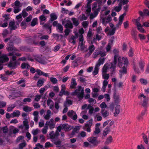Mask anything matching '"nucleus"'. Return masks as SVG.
I'll list each match as a JSON object with an SVG mask.
<instances>
[{
  "mask_svg": "<svg viewBox=\"0 0 149 149\" xmlns=\"http://www.w3.org/2000/svg\"><path fill=\"white\" fill-rule=\"evenodd\" d=\"M57 29L58 31L61 33H62L63 29L62 25L60 24H58L56 26Z\"/></svg>",
  "mask_w": 149,
  "mask_h": 149,
  "instance_id": "nucleus-43",
  "label": "nucleus"
},
{
  "mask_svg": "<svg viewBox=\"0 0 149 149\" xmlns=\"http://www.w3.org/2000/svg\"><path fill=\"white\" fill-rule=\"evenodd\" d=\"M71 19L74 25L76 26H77L79 24L78 20L75 18H72Z\"/></svg>",
  "mask_w": 149,
  "mask_h": 149,
  "instance_id": "nucleus-41",
  "label": "nucleus"
},
{
  "mask_svg": "<svg viewBox=\"0 0 149 149\" xmlns=\"http://www.w3.org/2000/svg\"><path fill=\"white\" fill-rule=\"evenodd\" d=\"M99 67L95 65L94 68V70L93 72V74L94 75H95L98 74V72Z\"/></svg>",
  "mask_w": 149,
  "mask_h": 149,
  "instance_id": "nucleus-40",
  "label": "nucleus"
},
{
  "mask_svg": "<svg viewBox=\"0 0 149 149\" xmlns=\"http://www.w3.org/2000/svg\"><path fill=\"white\" fill-rule=\"evenodd\" d=\"M143 139L144 142L146 144H148V141L147 136L144 134H143Z\"/></svg>",
  "mask_w": 149,
  "mask_h": 149,
  "instance_id": "nucleus-59",
  "label": "nucleus"
},
{
  "mask_svg": "<svg viewBox=\"0 0 149 149\" xmlns=\"http://www.w3.org/2000/svg\"><path fill=\"white\" fill-rule=\"evenodd\" d=\"M88 109H89V113L90 114H91L93 113H94V109L92 107L89 105L88 107Z\"/></svg>",
  "mask_w": 149,
  "mask_h": 149,
  "instance_id": "nucleus-51",
  "label": "nucleus"
},
{
  "mask_svg": "<svg viewBox=\"0 0 149 149\" xmlns=\"http://www.w3.org/2000/svg\"><path fill=\"white\" fill-rule=\"evenodd\" d=\"M112 140V137L111 136H110L108 137L105 143V144H108L111 143Z\"/></svg>",
  "mask_w": 149,
  "mask_h": 149,
  "instance_id": "nucleus-50",
  "label": "nucleus"
},
{
  "mask_svg": "<svg viewBox=\"0 0 149 149\" xmlns=\"http://www.w3.org/2000/svg\"><path fill=\"white\" fill-rule=\"evenodd\" d=\"M93 42H91V45L89 46L88 49H87L86 47V48L84 49V50H82L80 48V47H79V48L81 49L84 52H87L88 50H89L88 52L86 54L85 57L86 58H88L92 54V53H93V52L94 51L95 49V47L94 45H93ZM87 47V46H86Z\"/></svg>",
  "mask_w": 149,
  "mask_h": 149,
  "instance_id": "nucleus-7",
  "label": "nucleus"
},
{
  "mask_svg": "<svg viewBox=\"0 0 149 149\" xmlns=\"http://www.w3.org/2000/svg\"><path fill=\"white\" fill-rule=\"evenodd\" d=\"M47 104L49 106V108L50 109H53L54 108V103L52 100L48 99L47 101Z\"/></svg>",
  "mask_w": 149,
  "mask_h": 149,
  "instance_id": "nucleus-27",
  "label": "nucleus"
},
{
  "mask_svg": "<svg viewBox=\"0 0 149 149\" xmlns=\"http://www.w3.org/2000/svg\"><path fill=\"white\" fill-rule=\"evenodd\" d=\"M48 129V127L45 125L43 128L42 129V133L44 134H46L47 132V130Z\"/></svg>",
  "mask_w": 149,
  "mask_h": 149,
  "instance_id": "nucleus-58",
  "label": "nucleus"
},
{
  "mask_svg": "<svg viewBox=\"0 0 149 149\" xmlns=\"http://www.w3.org/2000/svg\"><path fill=\"white\" fill-rule=\"evenodd\" d=\"M38 19L37 18H33L31 22V25L32 26H35L37 23Z\"/></svg>",
  "mask_w": 149,
  "mask_h": 149,
  "instance_id": "nucleus-46",
  "label": "nucleus"
},
{
  "mask_svg": "<svg viewBox=\"0 0 149 149\" xmlns=\"http://www.w3.org/2000/svg\"><path fill=\"white\" fill-rule=\"evenodd\" d=\"M45 81V80L44 78H42L39 79L37 82V86L39 87H41L43 85Z\"/></svg>",
  "mask_w": 149,
  "mask_h": 149,
  "instance_id": "nucleus-29",
  "label": "nucleus"
},
{
  "mask_svg": "<svg viewBox=\"0 0 149 149\" xmlns=\"http://www.w3.org/2000/svg\"><path fill=\"white\" fill-rule=\"evenodd\" d=\"M87 141L91 144L94 146H95L98 144V142L96 138L94 137H89L87 139Z\"/></svg>",
  "mask_w": 149,
  "mask_h": 149,
  "instance_id": "nucleus-17",
  "label": "nucleus"
},
{
  "mask_svg": "<svg viewBox=\"0 0 149 149\" xmlns=\"http://www.w3.org/2000/svg\"><path fill=\"white\" fill-rule=\"evenodd\" d=\"M116 66L113 65L112 63H105L104 65L102 70V78L105 79H108L109 75L106 73L109 70L111 71H113Z\"/></svg>",
  "mask_w": 149,
  "mask_h": 149,
  "instance_id": "nucleus-3",
  "label": "nucleus"
},
{
  "mask_svg": "<svg viewBox=\"0 0 149 149\" xmlns=\"http://www.w3.org/2000/svg\"><path fill=\"white\" fill-rule=\"evenodd\" d=\"M74 33L75 34L76 37L74 36H71L69 39L68 41L69 42L74 44L75 43L77 38L78 37V33L77 32L75 31H74Z\"/></svg>",
  "mask_w": 149,
  "mask_h": 149,
  "instance_id": "nucleus-15",
  "label": "nucleus"
},
{
  "mask_svg": "<svg viewBox=\"0 0 149 149\" xmlns=\"http://www.w3.org/2000/svg\"><path fill=\"white\" fill-rule=\"evenodd\" d=\"M98 13L97 12H93V13L91 14L90 16V19H93L95 17L98 15Z\"/></svg>",
  "mask_w": 149,
  "mask_h": 149,
  "instance_id": "nucleus-44",
  "label": "nucleus"
},
{
  "mask_svg": "<svg viewBox=\"0 0 149 149\" xmlns=\"http://www.w3.org/2000/svg\"><path fill=\"white\" fill-rule=\"evenodd\" d=\"M50 80L51 81L53 84H56L58 81V80L57 79L55 78L51 77L50 78Z\"/></svg>",
  "mask_w": 149,
  "mask_h": 149,
  "instance_id": "nucleus-55",
  "label": "nucleus"
},
{
  "mask_svg": "<svg viewBox=\"0 0 149 149\" xmlns=\"http://www.w3.org/2000/svg\"><path fill=\"white\" fill-rule=\"evenodd\" d=\"M51 115V111L49 110H47L46 114L44 116V118L46 120H48L49 118Z\"/></svg>",
  "mask_w": 149,
  "mask_h": 149,
  "instance_id": "nucleus-35",
  "label": "nucleus"
},
{
  "mask_svg": "<svg viewBox=\"0 0 149 149\" xmlns=\"http://www.w3.org/2000/svg\"><path fill=\"white\" fill-rule=\"evenodd\" d=\"M78 89H77L74 92L72 93V95H76L79 100H81L83 97L84 93V89L82 88L81 86H78Z\"/></svg>",
  "mask_w": 149,
  "mask_h": 149,
  "instance_id": "nucleus-6",
  "label": "nucleus"
},
{
  "mask_svg": "<svg viewBox=\"0 0 149 149\" xmlns=\"http://www.w3.org/2000/svg\"><path fill=\"white\" fill-rule=\"evenodd\" d=\"M30 67L28 63H22L21 65V67L22 69H28Z\"/></svg>",
  "mask_w": 149,
  "mask_h": 149,
  "instance_id": "nucleus-45",
  "label": "nucleus"
},
{
  "mask_svg": "<svg viewBox=\"0 0 149 149\" xmlns=\"http://www.w3.org/2000/svg\"><path fill=\"white\" fill-rule=\"evenodd\" d=\"M17 84H22L20 86L22 87H24L25 86V81L24 79H21L18 81L17 82Z\"/></svg>",
  "mask_w": 149,
  "mask_h": 149,
  "instance_id": "nucleus-37",
  "label": "nucleus"
},
{
  "mask_svg": "<svg viewBox=\"0 0 149 149\" xmlns=\"http://www.w3.org/2000/svg\"><path fill=\"white\" fill-rule=\"evenodd\" d=\"M111 20V18L109 16L107 17L104 18L102 19V24L105 25L107 24L110 22Z\"/></svg>",
  "mask_w": 149,
  "mask_h": 149,
  "instance_id": "nucleus-25",
  "label": "nucleus"
},
{
  "mask_svg": "<svg viewBox=\"0 0 149 149\" xmlns=\"http://www.w3.org/2000/svg\"><path fill=\"white\" fill-rule=\"evenodd\" d=\"M15 5V7H19L21 6V5L20 2L18 1H16L14 3Z\"/></svg>",
  "mask_w": 149,
  "mask_h": 149,
  "instance_id": "nucleus-57",
  "label": "nucleus"
},
{
  "mask_svg": "<svg viewBox=\"0 0 149 149\" xmlns=\"http://www.w3.org/2000/svg\"><path fill=\"white\" fill-rule=\"evenodd\" d=\"M68 115L74 120H76L77 118V115L72 110L69 111L68 113Z\"/></svg>",
  "mask_w": 149,
  "mask_h": 149,
  "instance_id": "nucleus-18",
  "label": "nucleus"
},
{
  "mask_svg": "<svg viewBox=\"0 0 149 149\" xmlns=\"http://www.w3.org/2000/svg\"><path fill=\"white\" fill-rule=\"evenodd\" d=\"M144 63L141 61L139 62L137 65H134L133 66V68L135 73H139L144 71Z\"/></svg>",
  "mask_w": 149,
  "mask_h": 149,
  "instance_id": "nucleus-5",
  "label": "nucleus"
},
{
  "mask_svg": "<svg viewBox=\"0 0 149 149\" xmlns=\"http://www.w3.org/2000/svg\"><path fill=\"white\" fill-rule=\"evenodd\" d=\"M48 37V36L46 35L41 36L40 34H38L35 37V39L36 40H39L47 39Z\"/></svg>",
  "mask_w": 149,
  "mask_h": 149,
  "instance_id": "nucleus-21",
  "label": "nucleus"
},
{
  "mask_svg": "<svg viewBox=\"0 0 149 149\" xmlns=\"http://www.w3.org/2000/svg\"><path fill=\"white\" fill-rule=\"evenodd\" d=\"M113 52L115 54L114 58V61L113 63V65H114L116 66V64L118 63L119 67L122 69L120 71V77H122V75L126 74L127 72L126 68L128 64V61L127 58H125L123 57L119 56L118 55V51L114 49L113 50Z\"/></svg>",
  "mask_w": 149,
  "mask_h": 149,
  "instance_id": "nucleus-1",
  "label": "nucleus"
},
{
  "mask_svg": "<svg viewBox=\"0 0 149 149\" xmlns=\"http://www.w3.org/2000/svg\"><path fill=\"white\" fill-rule=\"evenodd\" d=\"M48 88V87L47 86H45L44 87L41 88L39 90V92L41 94L42 93L44 92Z\"/></svg>",
  "mask_w": 149,
  "mask_h": 149,
  "instance_id": "nucleus-52",
  "label": "nucleus"
},
{
  "mask_svg": "<svg viewBox=\"0 0 149 149\" xmlns=\"http://www.w3.org/2000/svg\"><path fill=\"white\" fill-rule=\"evenodd\" d=\"M110 131V129L109 127L107 126L106 129L103 131V135H107Z\"/></svg>",
  "mask_w": 149,
  "mask_h": 149,
  "instance_id": "nucleus-49",
  "label": "nucleus"
},
{
  "mask_svg": "<svg viewBox=\"0 0 149 149\" xmlns=\"http://www.w3.org/2000/svg\"><path fill=\"white\" fill-rule=\"evenodd\" d=\"M67 22V23L65 25V27L67 28H69L72 29L73 27L72 24L70 22L69 20H65L63 21L62 24H64V23Z\"/></svg>",
  "mask_w": 149,
  "mask_h": 149,
  "instance_id": "nucleus-23",
  "label": "nucleus"
},
{
  "mask_svg": "<svg viewBox=\"0 0 149 149\" xmlns=\"http://www.w3.org/2000/svg\"><path fill=\"white\" fill-rule=\"evenodd\" d=\"M100 8L99 6H98L97 3L95 2L92 6V10L93 12H97L99 13L100 10Z\"/></svg>",
  "mask_w": 149,
  "mask_h": 149,
  "instance_id": "nucleus-19",
  "label": "nucleus"
},
{
  "mask_svg": "<svg viewBox=\"0 0 149 149\" xmlns=\"http://www.w3.org/2000/svg\"><path fill=\"white\" fill-rule=\"evenodd\" d=\"M136 21V25L138 29L141 33H145L146 31L142 27L143 26L139 22H138L137 20Z\"/></svg>",
  "mask_w": 149,
  "mask_h": 149,
  "instance_id": "nucleus-20",
  "label": "nucleus"
},
{
  "mask_svg": "<svg viewBox=\"0 0 149 149\" xmlns=\"http://www.w3.org/2000/svg\"><path fill=\"white\" fill-rule=\"evenodd\" d=\"M8 60V58L6 55H3L0 57V70L3 68L2 64L4 62L7 61Z\"/></svg>",
  "mask_w": 149,
  "mask_h": 149,
  "instance_id": "nucleus-12",
  "label": "nucleus"
},
{
  "mask_svg": "<svg viewBox=\"0 0 149 149\" xmlns=\"http://www.w3.org/2000/svg\"><path fill=\"white\" fill-rule=\"evenodd\" d=\"M138 98L141 100L142 102V105L143 106H146L148 103V98L143 94H141Z\"/></svg>",
  "mask_w": 149,
  "mask_h": 149,
  "instance_id": "nucleus-10",
  "label": "nucleus"
},
{
  "mask_svg": "<svg viewBox=\"0 0 149 149\" xmlns=\"http://www.w3.org/2000/svg\"><path fill=\"white\" fill-rule=\"evenodd\" d=\"M112 43H108L107 46L106 47V49L107 52H109L110 50Z\"/></svg>",
  "mask_w": 149,
  "mask_h": 149,
  "instance_id": "nucleus-61",
  "label": "nucleus"
},
{
  "mask_svg": "<svg viewBox=\"0 0 149 149\" xmlns=\"http://www.w3.org/2000/svg\"><path fill=\"white\" fill-rule=\"evenodd\" d=\"M26 144L25 142H23L20 144L19 145V149H23V148L26 146Z\"/></svg>",
  "mask_w": 149,
  "mask_h": 149,
  "instance_id": "nucleus-60",
  "label": "nucleus"
},
{
  "mask_svg": "<svg viewBox=\"0 0 149 149\" xmlns=\"http://www.w3.org/2000/svg\"><path fill=\"white\" fill-rule=\"evenodd\" d=\"M117 29L116 28H113L109 31V32L108 33V34L110 36H111L113 35L115 32L116 29Z\"/></svg>",
  "mask_w": 149,
  "mask_h": 149,
  "instance_id": "nucleus-48",
  "label": "nucleus"
},
{
  "mask_svg": "<svg viewBox=\"0 0 149 149\" xmlns=\"http://www.w3.org/2000/svg\"><path fill=\"white\" fill-rule=\"evenodd\" d=\"M77 84L76 81L75 79L74 78H72L71 79V83L70 86L71 88H74L75 86L77 85Z\"/></svg>",
  "mask_w": 149,
  "mask_h": 149,
  "instance_id": "nucleus-34",
  "label": "nucleus"
},
{
  "mask_svg": "<svg viewBox=\"0 0 149 149\" xmlns=\"http://www.w3.org/2000/svg\"><path fill=\"white\" fill-rule=\"evenodd\" d=\"M65 90V86L64 84H62L61 85V89L59 93V95L62 96L63 95V93Z\"/></svg>",
  "mask_w": 149,
  "mask_h": 149,
  "instance_id": "nucleus-38",
  "label": "nucleus"
},
{
  "mask_svg": "<svg viewBox=\"0 0 149 149\" xmlns=\"http://www.w3.org/2000/svg\"><path fill=\"white\" fill-rule=\"evenodd\" d=\"M126 13H124L123 15H120L119 17V22L118 23L116 24V27L114 26V25L112 23H111L109 24V25L111 28H116L118 29L120 26L121 25L123 21L124 16L125 15Z\"/></svg>",
  "mask_w": 149,
  "mask_h": 149,
  "instance_id": "nucleus-8",
  "label": "nucleus"
},
{
  "mask_svg": "<svg viewBox=\"0 0 149 149\" xmlns=\"http://www.w3.org/2000/svg\"><path fill=\"white\" fill-rule=\"evenodd\" d=\"M39 113L38 111H34L33 113V115L34 117L33 120L35 122L37 123L39 119Z\"/></svg>",
  "mask_w": 149,
  "mask_h": 149,
  "instance_id": "nucleus-26",
  "label": "nucleus"
},
{
  "mask_svg": "<svg viewBox=\"0 0 149 149\" xmlns=\"http://www.w3.org/2000/svg\"><path fill=\"white\" fill-rule=\"evenodd\" d=\"M39 19L40 21L41 22L42 21H45L46 19V18L43 15H41L39 17Z\"/></svg>",
  "mask_w": 149,
  "mask_h": 149,
  "instance_id": "nucleus-64",
  "label": "nucleus"
},
{
  "mask_svg": "<svg viewBox=\"0 0 149 149\" xmlns=\"http://www.w3.org/2000/svg\"><path fill=\"white\" fill-rule=\"evenodd\" d=\"M4 18V21L7 22L10 19V15L9 14H5L3 16Z\"/></svg>",
  "mask_w": 149,
  "mask_h": 149,
  "instance_id": "nucleus-47",
  "label": "nucleus"
},
{
  "mask_svg": "<svg viewBox=\"0 0 149 149\" xmlns=\"http://www.w3.org/2000/svg\"><path fill=\"white\" fill-rule=\"evenodd\" d=\"M72 101L71 100L66 98V100L64 103V106L69 107L70 105L72 104Z\"/></svg>",
  "mask_w": 149,
  "mask_h": 149,
  "instance_id": "nucleus-30",
  "label": "nucleus"
},
{
  "mask_svg": "<svg viewBox=\"0 0 149 149\" xmlns=\"http://www.w3.org/2000/svg\"><path fill=\"white\" fill-rule=\"evenodd\" d=\"M92 119L90 120L85 124V125L83 127V128L84 130L88 132H90L91 131V128L92 124Z\"/></svg>",
  "mask_w": 149,
  "mask_h": 149,
  "instance_id": "nucleus-11",
  "label": "nucleus"
},
{
  "mask_svg": "<svg viewBox=\"0 0 149 149\" xmlns=\"http://www.w3.org/2000/svg\"><path fill=\"white\" fill-rule=\"evenodd\" d=\"M78 32L81 34L79 36V45L78 47L80 48L82 50H84V49L86 48V46L84 45V37L83 34L84 33V30L82 28H80L78 31Z\"/></svg>",
  "mask_w": 149,
  "mask_h": 149,
  "instance_id": "nucleus-4",
  "label": "nucleus"
},
{
  "mask_svg": "<svg viewBox=\"0 0 149 149\" xmlns=\"http://www.w3.org/2000/svg\"><path fill=\"white\" fill-rule=\"evenodd\" d=\"M100 54V50L99 48L97 49L93 53L92 57L94 58H96Z\"/></svg>",
  "mask_w": 149,
  "mask_h": 149,
  "instance_id": "nucleus-31",
  "label": "nucleus"
},
{
  "mask_svg": "<svg viewBox=\"0 0 149 149\" xmlns=\"http://www.w3.org/2000/svg\"><path fill=\"white\" fill-rule=\"evenodd\" d=\"M120 107L119 106H117L116 107L115 111L114 113L115 116H117L120 112Z\"/></svg>",
  "mask_w": 149,
  "mask_h": 149,
  "instance_id": "nucleus-33",
  "label": "nucleus"
},
{
  "mask_svg": "<svg viewBox=\"0 0 149 149\" xmlns=\"http://www.w3.org/2000/svg\"><path fill=\"white\" fill-rule=\"evenodd\" d=\"M23 110L26 112L31 111L32 110V108L28 107L27 106H24L23 107Z\"/></svg>",
  "mask_w": 149,
  "mask_h": 149,
  "instance_id": "nucleus-36",
  "label": "nucleus"
},
{
  "mask_svg": "<svg viewBox=\"0 0 149 149\" xmlns=\"http://www.w3.org/2000/svg\"><path fill=\"white\" fill-rule=\"evenodd\" d=\"M101 113L103 117L104 118H106L109 115V112L104 109H102L101 110Z\"/></svg>",
  "mask_w": 149,
  "mask_h": 149,
  "instance_id": "nucleus-32",
  "label": "nucleus"
},
{
  "mask_svg": "<svg viewBox=\"0 0 149 149\" xmlns=\"http://www.w3.org/2000/svg\"><path fill=\"white\" fill-rule=\"evenodd\" d=\"M20 112L19 111L15 110L11 114V117H18L20 115Z\"/></svg>",
  "mask_w": 149,
  "mask_h": 149,
  "instance_id": "nucleus-28",
  "label": "nucleus"
},
{
  "mask_svg": "<svg viewBox=\"0 0 149 149\" xmlns=\"http://www.w3.org/2000/svg\"><path fill=\"white\" fill-rule=\"evenodd\" d=\"M50 20L52 21L55 20L57 18L56 15L54 13L51 14L50 15Z\"/></svg>",
  "mask_w": 149,
  "mask_h": 149,
  "instance_id": "nucleus-42",
  "label": "nucleus"
},
{
  "mask_svg": "<svg viewBox=\"0 0 149 149\" xmlns=\"http://www.w3.org/2000/svg\"><path fill=\"white\" fill-rule=\"evenodd\" d=\"M122 6L120 4H119L118 6H116L114 8V10L116 12L119 11L121 9Z\"/></svg>",
  "mask_w": 149,
  "mask_h": 149,
  "instance_id": "nucleus-53",
  "label": "nucleus"
},
{
  "mask_svg": "<svg viewBox=\"0 0 149 149\" xmlns=\"http://www.w3.org/2000/svg\"><path fill=\"white\" fill-rule=\"evenodd\" d=\"M55 123L53 119H51L49 121H47L45 123V125L49 127L50 129H52L55 127Z\"/></svg>",
  "mask_w": 149,
  "mask_h": 149,
  "instance_id": "nucleus-16",
  "label": "nucleus"
},
{
  "mask_svg": "<svg viewBox=\"0 0 149 149\" xmlns=\"http://www.w3.org/2000/svg\"><path fill=\"white\" fill-rule=\"evenodd\" d=\"M6 49L9 51H12V52L9 53V55L12 56L11 58L12 61L11 60L10 61V63L8 64V66L11 68H15L17 66V64L15 61L16 57L14 55L19 56H21V54L19 53H16V52L17 51V49L13 47L12 44L11 43H8Z\"/></svg>",
  "mask_w": 149,
  "mask_h": 149,
  "instance_id": "nucleus-2",
  "label": "nucleus"
},
{
  "mask_svg": "<svg viewBox=\"0 0 149 149\" xmlns=\"http://www.w3.org/2000/svg\"><path fill=\"white\" fill-rule=\"evenodd\" d=\"M101 37L98 34H96L95 36L93 37V41L95 42L96 40H99L101 39Z\"/></svg>",
  "mask_w": 149,
  "mask_h": 149,
  "instance_id": "nucleus-54",
  "label": "nucleus"
},
{
  "mask_svg": "<svg viewBox=\"0 0 149 149\" xmlns=\"http://www.w3.org/2000/svg\"><path fill=\"white\" fill-rule=\"evenodd\" d=\"M9 27L11 30L15 29L17 27L15 24V22L14 21H12L9 23Z\"/></svg>",
  "mask_w": 149,
  "mask_h": 149,
  "instance_id": "nucleus-24",
  "label": "nucleus"
},
{
  "mask_svg": "<svg viewBox=\"0 0 149 149\" xmlns=\"http://www.w3.org/2000/svg\"><path fill=\"white\" fill-rule=\"evenodd\" d=\"M52 142L56 145L57 147H59L61 146V141L59 140L56 141L55 140L54 141Z\"/></svg>",
  "mask_w": 149,
  "mask_h": 149,
  "instance_id": "nucleus-39",
  "label": "nucleus"
},
{
  "mask_svg": "<svg viewBox=\"0 0 149 149\" xmlns=\"http://www.w3.org/2000/svg\"><path fill=\"white\" fill-rule=\"evenodd\" d=\"M23 125H21L19 126V128L21 129L23 131L27 130L29 128L28 123L27 120L23 122Z\"/></svg>",
  "mask_w": 149,
  "mask_h": 149,
  "instance_id": "nucleus-14",
  "label": "nucleus"
},
{
  "mask_svg": "<svg viewBox=\"0 0 149 149\" xmlns=\"http://www.w3.org/2000/svg\"><path fill=\"white\" fill-rule=\"evenodd\" d=\"M71 127L70 126L67 124H64L61 125L57 127V130L60 132L61 130L63 129L66 131H68L71 129Z\"/></svg>",
  "mask_w": 149,
  "mask_h": 149,
  "instance_id": "nucleus-9",
  "label": "nucleus"
},
{
  "mask_svg": "<svg viewBox=\"0 0 149 149\" xmlns=\"http://www.w3.org/2000/svg\"><path fill=\"white\" fill-rule=\"evenodd\" d=\"M14 12L16 14L19 13L21 10L20 8L14 7Z\"/></svg>",
  "mask_w": 149,
  "mask_h": 149,
  "instance_id": "nucleus-56",
  "label": "nucleus"
},
{
  "mask_svg": "<svg viewBox=\"0 0 149 149\" xmlns=\"http://www.w3.org/2000/svg\"><path fill=\"white\" fill-rule=\"evenodd\" d=\"M16 18L19 22H20L22 20V15L19 14L16 16Z\"/></svg>",
  "mask_w": 149,
  "mask_h": 149,
  "instance_id": "nucleus-63",
  "label": "nucleus"
},
{
  "mask_svg": "<svg viewBox=\"0 0 149 149\" xmlns=\"http://www.w3.org/2000/svg\"><path fill=\"white\" fill-rule=\"evenodd\" d=\"M105 59H106L104 58L101 57L100 58L96 63L95 65L99 67L101 65L103 64Z\"/></svg>",
  "mask_w": 149,
  "mask_h": 149,
  "instance_id": "nucleus-22",
  "label": "nucleus"
},
{
  "mask_svg": "<svg viewBox=\"0 0 149 149\" xmlns=\"http://www.w3.org/2000/svg\"><path fill=\"white\" fill-rule=\"evenodd\" d=\"M59 135V133L57 131L55 133L54 131H52L49 134V137L52 142L54 141V140H56L57 137Z\"/></svg>",
  "mask_w": 149,
  "mask_h": 149,
  "instance_id": "nucleus-13",
  "label": "nucleus"
},
{
  "mask_svg": "<svg viewBox=\"0 0 149 149\" xmlns=\"http://www.w3.org/2000/svg\"><path fill=\"white\" fill-rule=\"evenodd\" d=\"M44 121L43 120H41L40 122L39 123V127H42L44 126Z\"/></svg>",
  "mask_w": 149,
  "mask_h": 149,
  "instance_id": "nucleus-62",
  "label": "nucleus"
}]
</instances>
